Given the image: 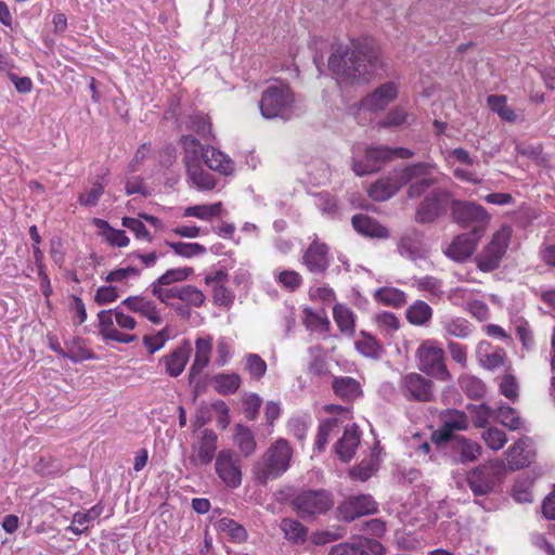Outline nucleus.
I'll use <instances>...</instances> for the list:
<instances>
[{
	"mask_svg": "<svg viewBox=\"0 0 555 555\" xmlns=\"http://www.w3.org/2000/svg\"><path fill=\"white\" fill-rule=\"evenodd\" d=\"M217 527L219 531L229 535L234 542L240 543L247 539V532L245 528L231 518H221L218 521Z\"/></svg>",
	"mask_w": 555,
	"mask_h": 555,
	"instance_id": "8fccbe9b",
	"label": "nucleus"
},
{
	"mask_svg": "<svg viewBox=\"0 0 555 555\" xmlns=\"http://www.w3.org/2000/svg\"><path fill=\"white\" fill-rule=\"evenodd\" d=\"M442 427L434 434L437 442L451 440L453 430H464L468 422L465 413L457 410H448L441 414Z\"/></svg>",
	"mask_w": 555,
	"mask_h": 555,
	"instance_id": "5701e85b",
	"label": "nucleus"
},
{
	"mask_svg": "<svg viewBox=\"0 0 555 555\" xmlns=\"http://www.w3.org/2000/svg\"><path fill=\"white\" fill-rule=\"evenodd\" d=\"M360 443V431L354 425L346 427L343 437L335 446L336 454L344 462L352 459Z\"/></svg>",
	"mask_w": 555,
	"mask_h": 555,
	"instance_id": "7c9ffc66",
	"label": "nucleus"
},
{
	"mask_svg": "<svg viewBox=\"0 0 555 555\" xmlns=\"http://www.w3.org/2000/svg\"><path fill=\"white\" fill-rule=\"evenodd\" d=\"M410 121H414V116L405 112L402 107H395L378 122L379 127H400Z\"/></svg>",
	"mask_w": 555,
	"mask_h": 555,
	"instance_id": "864d4df0",
	"label": "nucleus"
},
{
	"mask_svg": "<svg viewBox=\"0 0 555 555\" xmlns=\"http://www.w3.org/2000/svg\"><path fill=\"white\" fill-rule=\"evenodd\" d=\"M408 178V173H403V168L395 169L387 177L373 183L369 188L367 193L374 201H386L406 184Z\"/></svg>",
	"mask_w": 555,
	"mask_h": 555,
	"instance_id": "dca6fc26",
	"label": "nucleus"
},
{
	"mask_svg": "<svg viewBox=\"0 0 555 555\" xmlns=\"http://www.w3.org/2000/svg\"><path fill=\"white\" fill-rule=\"evenodd\" d=\"M189 345L180 346L172 350L169 354L162 358L166 373L171 377L179 376L183 371L190 358Z\"/></svg>",
	"mask_w": 555,
	"mask_h": 555,
	"instance_id": "c756f323",
	"label": "nucleus"
},
{
	"mask_svg": "<svg viewBox=\"0 0 555 555\" xmlns=\"http://www.w3.org/2000/svg\"><path fill=\"white\" fill-rule=\"evenodd\" d=\"M462 297L466 301L467 311L479 321L486 318V306L483 295L475 288L464 287L461 289Z\"/></svg>",
	"mask_w": 555,
	"mask_h": 555,
	"instance_id": "c9c22d12",
	"label": "nucleus"
},
{
	"mask_svg": "<svg viewBox=\"0 0 555 555\" xmlns=\"http://www.w3.org/2000/svg\"><path fill=\"white\" fill-rule=\"evenodd\" d=\"M165 244L170 247L177 256L186 259L203 256L207 251L206 247L199 243L166 241Z\"/></svg>",
	"mask_w": 555,
	"mask_h": 555,
	"instance_id": "49530a36",
	"label": "nucleus"
},
{
	"mask_svg": "<svg viewBox=\"0 0 555 555\" xmlns=\"http://www.w3.org/2000/svg\"><path fill=\"white\" fill-rule=\"evenodd\" d=\"M222 214V203L217 202L211 205H194L184 209V217H194L203 221H210Z\"/></svg>",
	"mask_w": 555,
	"mask_h": 555,
	"instance_id": "79ce46f5",
	"label": "nucleus"
},
{
	"mask_svg": "<svg viewBox=\"0 0 555 555\" xmlns=\"http://www.w3.org/2000/svg\"><path fill=\"white\" fill-rule=\"evenodd\" d=\"M532 481L529 478H519L513 487V498L518 503H528L532 501L531 493Z\"/></svg>",
	"mask_w": 555,
	"mask_h": 555,
	"instance_id": "338daca9",
	"label": "nucleus"
},
{
	"mask_svg": "<svg viewBox=\"0 0 555 555\" xmlns=\"http://www.w3.org/2000/svg\"><path fill=\"white\" fill-rule=\"evenodd\" d=\"M192 274H193L192 268H189V267L173 268V269L167 270L152 284L170 286L171 284L186 281Z\"/></svg>",
	"mask_w": 555,
	"mask_h": 555,
	"instance_id": "603ef678",
	"label": "nucleus"
},
{
	"mask_svg": "<svg viewBox=\"0 0 555 555\" xmlns=\"http://www.w3.org/2000/svg\"><path fill=\"white\" fill-rule=\"evenodd\" d=\"M380 460V451L376 448L372 450L367 460H363L357 467L350 470V475L361 481H365L377 472Z\"/></svg>",
	"mask_w": 555,
	"mask_h": 555,
	"instance_id": "ea45409f",
	"label": "nucleus"
},
{
	"mask_svg": "<svg viewBox=\"0 0 555 555\" xmlns=\"http://www.w3.org/2000/svg\"><path fill=\"white\" fill-rule=\"evenodd\" d=\"M382 548L380 543L375 540L358 539L332 546L328 555H371V552L379 554Z\"/></svg>",
	"mask_w": 555,
	"mask_h": 555,
	"instance_id": "a878e982",
	"label": "nucleus"
},
{
	"mask_svg": "<svg viewBox=\"0 0 555 555\" xmlns=\"http://www.w3.org/2000/svg\"><path fill=\"white\" fill-rule=\"evenodd\" d=\"M352 225L358 233L365 236L379 238L388 237V230L365 215L354 216L352 218Z\"/></svg>",
	"mask_w": 555,
	"mask_h": 555,
	"instance_id": "2f4dec72",
	"label": "nucleus"
},
{
	"mask_svg": "<svg viewBox=\"0 0 555 555\" xmlns=\"http://www.w3.org/2000/svg\"><path fill=\"white\" fill-rule=\"evenodd\" d=\"M201 160H204L209 169L224 176L231 175L234 170L232 159L223 152L211 146L204 147L202 145Z\"/></svg>",
	"mask_w": 555,
	"mask_h": 555,
	"instance_id": "bb28decb",
	"label": "nucleus"
},
{
	"mask_svg": "<svg viewBox=\"0 0 555 555\" xmlns=\"http://www.w3.org/2000/svg\"><path fill=\"white\" fill-rule=\"evenodd\" d=\"M333 389L338 397L345 400H353L361 395L360 384L349 376L335 377Z\"/></svg>",
	"mask_w": 555,
	"mask_h": 555,
	"instance_id": "4c0bfd02",
	"label": "nucleus"
},
{
	"mask_svg": "<svg viewBox=\"0 0 555 555\" xmlns=\"http://www.w3.org/2000/svg\"><path fill=\"white\" fill-rule=\"evenodd\" d=\"M212 349V337H198L195 340V357L190 367V378L196 377L208 365Z\"/></svg>",
	"mask_w": 555,
	"mask_h": 555,
	"instance_id": "c85d7f7f",
	"label": "nucleus"
},
{
	"mask_svg": "<svg viewBox=\"0 0 555 555\" xmlns=\"http://www.w3.org/2000/svg\"><path fill=\"white\" fill-rule=\"evenodd\" d=\"M431 317V307L423 300L415 301L406 310V319L413 325H425L430 321Z\"/></svg>",
	"mask_w": 555,
	"mask_h": 555,
	"instance_id": "37998d69",
	"label": "nucleus"
},
{
	"mask_svg": "<svg viewBox=\"0 0 555 555\" xmlns=\"http://www.w3.org/2000/svg\"><path fill=\"white\" fill-rule=\"evenodd\" d=\"M511 235L512 228L509 225H502L492 234L488 244V271L495 269L501 262L506 253Z\"/></svg>",
	"mask_w": 555,
	"mask_h": 555,
	"instance_id": "4be33fe9",
	"label": "nucleus"
},
{
	"mask_svg": "<svg viewBox=\"0 0 555 555\" xmlns=\"http://www.w3.org/2000/svg\"><path fill=\"white\" fill-rule=\"evenodd\" d=\"M467 483L472 492L477 499L476 502L482 505L483 495L486 493V470L483 467L478 466L467 474Z\"/></svg>",
	"mask_w": 555,
	"mask_h": 555,
	"instance_id": "c03bdc74",
	"label": "nucleus"
},
{
	"mask_svg": "<svg viewBox=\"0 0 555 555\" xmlns=\"http://www.w3.org/2000/svg\"><path fill=\"white\" fill-rule=\"evenodd\" d=\"M180 300L189 307L199 308L205 304L204 293L193 285L181 286Z\"/></svg>",
	"mask_w": 555,
	"mask_h": 555,
	"instance_id": "052dcab7",
	"label": "nucleus"
},
{
	"mask_svg": "<svg viewBox=\"0 0 555 555\" xmlns=\"http://www.w3.org/2000/svg\"><path fill=\"white\" fill-rule=\"evenodd\" d=\"M246 370L251 378L260 379L267 371V363L256 353L246 357Z\"/></svg>",
	"mask_w": 555,
	"mask_h": 555,
	"instance_id": "774afa93",
	"label": "nucleus"
},
{
	"mask_svg": "<svg viewBox=\"0 0 555 555\" xmlns=\"http://www.w3.org/2000/svg\"><path fill=\"white\" fill-rule=\"evenodd\" d=\"M304 323L307 328L317 332H326L331 324L324 310L315 312L310 308L304 309Z\"/></svg>",
	"mask_w": 555,
	"mask_h": 555,
	"instance_id": "09e8293b",
	"label": "nucleus"
},
{
	"mask_svg": "<svg viewBox=\"0 0 555 555\" xmlns=\"http://www.w3.org/2000/svg\"><path fill=\"white\" fill-rule=\"evenodd\" d=\"M499 391L507 400L515 402L519 397V384L513 371H506L501 376L494 378Z\"/></svg>",
	"mask_w": 555,
	"mask_h": 555,
	"instance_id": "a19ab883",
	"label": "nucleus"
},
{
	"mask_svg": "<svg viewBox=\"0 0 555 555\" xmlns=\"http://www.w3.org/2000/svg\"><path fill=\"white\" fill-rule=\"evenodd\" d=\"M151 293L160 302L170 305L171 299H179L181 294V286L168 287L167 285L151 284Z\"/></svg>",
	"mask_w": 555,
	"mask_h": 555,
	"instance_id": "0e129e2a",
	"label": "nucleus"
},
{
	"mask_svg": "<svg viewBox=\"0 0 555 555\" xmlns=\"http://www.w3.org/2000/svg\"><path fill=\"white\" fill-rule=\"evenodd\" d=\"M295 95L287 83L280 80L270 82L263 90L259 108L266 119H289L295 114Z\"/></svg>",
	"mask_w": 555,
	"mask_h": 555,
	"instance_id": "f03ea898",
	"label": "nucleus"
},
{
	"mask_svg": "<svg viewBox=\"0 0 555 555\" xmlns=\"http://www.w3.org/2000/svg\"><path fill=\"white\" fill-rule=\"evenodd\" d=\"M278 284L289 292L297 291L302 284V276L294 270H279L274 273Z\"/></svg>",
	"mask_w": 555,
	"mask_h": 555,
	"instance_id": "5fc2aeb1",
	"label": "nucleus"
},
{
	"mask_svg": "<svg viewBox=\"0 0 555 555\" xmlns=\"http://www.w3.org/2000/svg\"><path fill=\"white\" fill-rule=\"evenodd\" d=\"M215 388L221 395H230L235 392L240 385L241 378L237 374H219L215 377Z\"/></svg>",
	"mask_w": 555,
	"mask_h": 555,
	"instance_id": "4d7b16f0",
	"label": "nucleus"
},
{
	"mask_svg": "<svg viewBox=\"0 0 555 555\" xmlns=\"http://www.w3.org/2000/svg\"><path fill=\"white\" fill-rule=\"evenodd\" d=\"M447 166L452 169L455 178L463 182L472 183L473 185H482V176L474 170H468L462 166H456V163L463 166H473L474 159L469 156L468 152L464 149H454L444 154Z\"/></svg>",
	"mask_w": 555,
	"mask_h": 555,
	"instance_id": "9b49d317",
	"label": "nucleus"
},
{
	"mask_svg": "<svg viewBox=\"0 0 555 555\" xmlns=\"http://www.w3.org/2000/svg\"><path fill=\"white\" fill-rule=\"evenodd\" d=\"M449 441L453 452L460 455L459 461L462 463L474 461L481 453L479 444L467 440L463 436H455Z\"/></svg>",
	"mask_w": 555,
	"mask_h": 555,
	"instance_id": "473e14b6",
	"label": "nucleus"
},
{
	"mask_svg": "<svg viewBox=\"0 0 555 555\" xmlns=\"http://www.w3.org/2000/svg\"><path fill=\"white\" fill-rule=\"evenodd\" d=\"M328 67L341 80L365 82L384 67V63L374 47L352 42L350 48L340 46L331 54Z\"/></svg>",
	"mask_w": 555,
	"mask_h": 555,
	"instance_id": "f257e3e1",
	"label": "nucleus"
},
{
	"mask_svg": "<svg viewBox=\"0 0 555 555\" xmlns=\"http://www.w3.org/2000/svg\"><path fill=\"white\" fill-rule=\"evenodd\" d=\"M496 420L505 427H508L512 430H517L522 427V421L518 416L515 409L504 405L501 406L496 414Z\"/></svg>",
	"mask_w": 555,
	"mask_h": 555,
	"instance_id": "bf43d9fd",
	"label": "nucleus"
},
{
	"mask_svg": "<svg viewBox=\"0 0 555 555\" xmlns=\"http://www.w3.org/2000/svg\"><path fill=\"white\" fill-rule=\"evenodd\" d=\"M354 346L357 351L366 358L377 359L384 352L382 344L365 331L360 332L359 337L354 341Z\"/></svg>",
	"mask_w": 555,
	"mask_h": 555,
	"instance_id": "e433bc0d",
	"label": "nucleus"
},
{
	"mask_svg": "<svg viewBox=\"0 0 555 555\" xmlns=\"http://www.w3.org/2000/svg\"><path fill=\"white\" fill-rule=\"evenodd\" d=\"M333 318L343 334L347 336L354 334L356 315L349 307L343 304H336L333 307Z\"/></svg>",
	"mask_w": 555,
	"mask_h": 555,
	"instance_id": "72a5a7b5",
	"label": "nucleus"
},
{
	"mask_svg": "<svg viewBox=\"0 0 555 555\" xmlns=\"http://www.w3.org/2000/svg\"><path fill=\"white\" fill-rule=\"evenodd\" d=\"M170 338V328L169 326H166L155 334L144 336L143 344L150 353H155L160 350Z\"/></svg>",
	"mask_w": 555,
	"mask_h": 555,
	"instance_id": "13d9d810",
	"label": "nucleus"
},
{
	"mask_svg": "<svg viewBox=\"0 0 555 555\" xmlns=\"http://www.w3.org/2000/svg\"><path fill=\"white\" fill-rule=\"evenodd\" d=\"M397 250L402 257L412 261L424 259L428 253L423 234L416 230H408L400 236Z\"/></svg>",
	"mask_w": 555,
	"mask_h": 555,
	"instance_id": "6ab92c4d",
	"label": "nucleus"
},
{
	"mask_svg": "<svg viewBox=\"0 0 555 555\" xmlns=\"http://www.w3.org/2000/svg\"><path fill=\"white\" fill-rule=\"evenodd\" d=\"M451 199V193L443 189L433 191L421 203L416 211V220L418 222H431L442 215Z\"/></svg>",
	"mask_w": 555,
	"mask_h": 555,
	"instance_id": "4468645a",
	"label": "nucleus"
},
{
	"mask_svg": "<svg viewBox=\"0 0 555 555\" xmlns=\"http://www.w3.org/2000/svg\"><path fill=\"white\" fill-rule=\"evenodd\" d=\"M338 516L345 521L371 515L377 512V503L370 494H360L347 498L337 507Z\"/></svg>",
	"mask_w": 555,
	"mask_h": 555,
	"instance_id": "ddd939ff",
	"label": "nucleus"
},
{
	"mask_svg": "<svg viewBox=\"0 0 555 555\" xmlns=\"http://www.w3.org/2000/svg\"><path fill=\"white\" fill-rule=\"evenodd\" d=\"M234 441L244 456H249L256 450V440L251 430L243 425H236Z\"/></svg>",
	"mask_w": 555,
	"mask_h": 555,
	"instance_id": "a18cd8bd",
	"label": "nucleus"
},
{
	"mask_svg": "<svg viewBox=\"0 0 555 555\" xmlns=\"http://www.w3.org/2000/svg\"><path fill=\"white\" fill-rule=\"evenodd\" d=\"M104 506L99 503L85 512H76L73 515L72 524L66 528L67 531L76 535L87 532L89 527L102 515Z\"/></svg>",
	"mask_w": 555,
	"mask_h": 555,
	"instance_id": "cd10ccee",
	"label": "nucleus"
},
{
	"mask_svg": "<svg viewBox=\"0 0 555 555\" xmlns=\"http://www.w3.org/2000/svg\"><path fill=\"white\" fill-rule=\"evenodd\" d=\"M374 296L379 302L395 308L401 307L406 302L405 293L396 287H380L375 292Z\"/></svg>",
	"mask_w": 555,
	"mask_h": 555,
	"instance_id": "de8ad7c7",
	"label": "nucleus"
},
{
	"mask_svg": "<svg viewBox=\"0 0 555 555\" xmlns=\"http://www.w3.org/2000/svg\"><path fill=\"white\" fill-rule=\"evenodd\" d=\"M375 322L379 331L387 336H391L400 326L399 319L391 312L377 313L375 315Z\"/></svg>",
	"mask_w": 555,
	"mask_h": 555,
	"instance_id": "e2e57ef3",
	"label": "nucleus"
},
{
	"mask_svg": "<svg viewBox=\"0 0 555 555\" xmlns=\"http://www.w3.org/2000/svg\"><path fill=\"white\" fill-rule=\"evenodd\" d=\"M121 306L146 318L153 324L158 325L163 322L160 310L157 308L156 302L146 297L129 296L121 301Z\"/></svg>",
	"mask_w": 555,
	"mask_h": 555,
	"instance_id": "393cba45",
	"label": "nucleus"
},
{
	"mask_svg": "<svg viewBox=\"0 0 555 555\" xmlns=\"http://www.w3.org/2000/svg\"><path fill=\"white\" fill-rule=\"evenodd\" d=\"M334 504L330 492L325 490H308L297 495L294 505L302 518L313 517L327 512Z\"/></svg>",
	"mask_w": 555,
	"mask_h": 555,
	"instance_id": "1a4fd4ad",
	"label": "nucleus"
},
{
	"mask_svg": "<svg viewBox=\"0 0 555 555\" xmlns=\"http://www.w3.org/2000/svg\"><path fill=\"white\" fill-rule=\"evenodd\" d=\"M452 216L463 227L477 229L478 234L483 235L485 209L481 205L466 201H454L452 203Z\"/></svg>",
	"mask_w": 555,
	"mask_h": 555,
	"instance_id": "f8f14e48",
	"label": "nucleus"
},
{
	"mask_svg": "<svg viewBox=\"0 0 555 555\" xmlns=\"http://www.w3.org/2000/svg\"><path fill=\"white\" fill-rule=\"evenodd\" d=\"M496 370H501L502 373L513 371V364L506 351L499 347L488 353V371L494 372Z\"/></svg>",
	"mask_w": 555,
	"mask_h": 555,
	"instance_id": "3c124183",
	"label": "nucleus"
},
{
	"mask_svg": "<svg viewBox=\"0 0 555 555\" xmlns=\"http://www.w3.org/2000/svg\"><path fill=\"white\" fill-rule=\"evenodd\" d=\"M391 159V149L388 146L367 147L364 159H353L352 169L357 176L370 175L378 171L383 165Z\"/></svg>",
	"mask_w": 555,
	"mask_h": 555,
	"instance_id": "f3484780",
	"label": "nucleus"
},
{
	"mask_svg": "<svg viewBox=\"0 0 555 555\" xmlns=\"http://www.w3.org/2000/svg\"><path fill=\"white\" fill-rule=\"evenodd\" d=\"M534 456L532 443L529 438H521L514 443L506 452L507 466L501 461H489L488 460V473H503L507 468L515 470L522 468L530 464Z\"/></svg>",
	"mask_w": 555,
	"mask_h": 555,
	"instance_id": "6e6552de",
	"label": "nucleus"
},
{
	"mask_svg": "<svg viewBox=\"0 0 555 555\" xmlns=\"http://www.w3.org/2000/svg\"><path fill=\"white\" fill-rule=\"evenodd\" d=\"M140 275L141 271L138 268L129 266L111 271L105 280L108 283H119L127 286L129 281L137 280Z\"/></svg>",
	"mask_w": 555,
	"mask_h": 555,
	"instance_id": "6e6d98bb",
	"label": "nucleus"
},
{
	"mask_svg": "<svg viewBox=\"0 0 555 555\" xmlns=\"http://www.w3.org/2000/svg\"><path fill=\"white\" fill-rule=\"evenodd\" d=\"M416 357L421 371L442 380L450 378L444 364V351L435 341H424L417 348Z\"/></svg>",
	"mask_w": 555,
	"mask_h": 555,
	"instance_id": "423d86ee",
	"label": "nucleus"
},
{
	"mask_svg": "<svg viewBox=\"0 0 555 555\" xmlns=\"http://www.w3.org/2000/svg\"><path fill=\"white\" fill-rule=\"evenodd\" d=\"M488 107L491 112L506 122H515L518 118L516 111L507 103L505 95H490L488 96Z\"/></svg>",
	"mask_w": 555,
	"mask_h": 555,
	"instance_id": "58836bf2",
	"label": "nucleus"
},
{
	"mask_svg": "<svg viewBox=\"0 0 555 555\" xmlns=\"http://www.w3.org/2000/svg\"><path fill=\"white\" fill-rule=\"evenodd\" d=\"M481 236L482 235L478 234L477 229L469 233L459 235L448 246L446 255L456 261L465 260L475 251L477 242Z\"/></svg>",
	"mask_w": 555,
	"mask_h": 555,
	"instance_id": "b1692460",
	"label": "nucleus"
},
{
	"mask_svg": "<svg viewBox=\"0 0 555 555\" xmlns=\"http://www.w3.org/2000/svg\"><path fill=\"white\" fill-rule=\"evenodd\" d=\"M122 307L120 305L114 309L102 310L98 313L99 333L103 339L120 344H130L137 340L135 335L120 331H133L138 325L135 319L131 314L126 313Z\"/></svg>",
	"mask_w": 555,
	"mask_h": 555,
	"instance_id": "20e7f679",
	"label": "nucleus"
},
{
	"mask_svg": "<svg viewBox=\"0 0 555 555\" xmlns=\"http://www.w3.org/2000/svg\"><path fill=\"white\" fill-rule=\"evenodd\" d=\"M215 472L229 488H238L242 483V462L231 449H222L216 455Z\"/></svg>",
	"mask_w": 555,
	"mask_h": 555,
	"instance_id": "9d476101",
	"label": "nucleus"
},
{
	"mask_svg": "<svg viewBox=\"0 0 555 555\" xmlns=\"http://www.w3.org/2000/svg\"><path fill=\"white\" fill-rule=\"evenodd\" d=\"M338 422L336 418H330L322 422L319 426L315 447L319 451H323L328 442L331 434L337 428Z\"/></svg>",
	"mask_w": 555,
	"mask_h": 555,
	"instance_id": "69168bd1",
	"label": "nucleus"
},
{
	"mask_svg": "<svg viewBox=\"0 0 555 555\" xmlns=\"http://www.w3.org/2000/svg\"><path fill=\"white\" fill-rule=\"evenodd\" d=\"M217 439L212 430H203L199 440L192 446L191 463L195 466L209 464L217 450Z\"/></svg>",
	"mask_w": 555,
	"mask_h": 555,
	"instance_id": "412c9836",
	"label": "nucleus"
},
{
	"mask_svg": "<svg viewBox=\"0 0 555 555\" xmlns=\"http://www.w3.org/2000/svg\"><path fill=\"white\" fill-rule=\"evenodd\" d=\"M400 391L408 400L427 402L433 399V383L418 373H409L401 378Z\"/></svg>",
	"mask_w": 555,
	"mask_h": 555,
	"instance_id": "2eb2a0df",
	"label": "nucleus"
},
{
	"mask_svg": "<svg viewBox=\"0 0 555 555\" xmlns=\"http://www.w3.org/2000/svg\"><path fill=\"white\" fill-rule=\"evenodd\" d=\"M183 162L186 169L188 183L198 191H210L216 186L214 176L204 169L201 160L202 144L192 135L181 138Z\"/></svg>",
	"mask_w": 555,
	"mask_h": 555,
	"instance_id": "39448f33",
	"label": "nucleus"
},
{
	"mask_svg": "<svg viewBox=\"0 0 555 555\" xmlns=\"http://www.w3.org/2000/svg\"><path fill=\"white\" fill-rule=\"evenodd\" d=\"M293 450L285 439H278L254 466L256 479L266 483L282 476L291 465Z\"/></svg>",
	"mask_w": 555,
	"mask_h": 555,
	"instance_id": "7ed1b4c3",
	"label": "nucleus"
},
{
	"mask_svg": "<svg viewBox=\"0 0 555 555\" xmlns=\"http://www.w3.org/2000/svg\"><path fill=\"white\" fill-rule=\"evenodd\" d=\"M330 248L314 235L302 255V264L312 273H323L330 267Z\"/></svg>",
	"mask_w": 555,
	"mask_h": 555,
	"instance_id": "a211bd4d",
	"label": "nucleus"
},
{
	"mask_svg": "<svg viewBox=\"0 0 555 555\" xmlns=\"http://www.w3.org/2000/svg\"><path fill=\"white\" fill-rule=\"evenodd\" d=\"M439 323L442 326L443 336L465 338L472 332L468 322L463 318L453 317V315H443L440 318Z\"/></svg>",
	"mask_w": 555,
	"mask_h": 555,
	"instance_id": "f704fd0d",
	"label": "nucleus"
},
{
	"mask_svg": "<svg viewBox=\"0 0 555 555\" xmlns=\"http://www.w3.org/2000/svg\"><path fill=\"white\" fill-rule=\"evenodd\" d=\"M437 171L435 163H417L403 167V173H408L406 184H409L408 196L417 198L423 195L431 185L438 182L433 175Z\"/></svg>",
	"mask_w": 555,
	"mask_h": 555,
	"instance_id": "0eeeda50",
	"label": "nucleus"
},
{
	"mask_svg": "<svg viewBox=\"0 0 555 555\" xmlns=\"http://www.w3.org/2000/svg\"><path fill=\"white\" fill-rule=\"evenodd\" d=\"M281 529L285 538L295 542L304 541L306 537V529L298 520L284 518L281 521Z\"/></svg>",
	"mask_w": 555,
	"mask_h": 555,
	"instance_id": "680f3d73",
	"label": "nucleus"
},
{
	"mask_svg": "<svg viewBox=\"0 0 555 555\" xmlns=\"http://www.w3.org/2000/svg\"><path fill=\"white\" fill-rule=\"evenodd\" d=\"M398 96V85L393 81H388L380 85L372 93L367 94L361 101V108L377 112L384 109Z\"/></svg>",
	"mask_w": 555,
	"mask_h": 555,
	"instance_id": "aec40b11",
	"label": "nucleus"
}]
</instances>
